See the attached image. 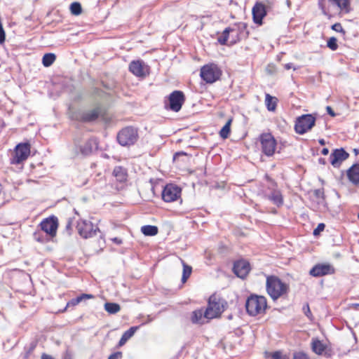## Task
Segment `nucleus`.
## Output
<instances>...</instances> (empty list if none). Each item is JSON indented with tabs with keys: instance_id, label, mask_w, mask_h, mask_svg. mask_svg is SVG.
Here are the masks:
<instances>
[{
	"instance_id": "bb28decb",
	"label": "nucleus",
	"mask_w": 359,
	"mask_h": 359,
	"mask_svg": "<svg viewBox=\"0 0 359 359\" xmlns=\"http://www.w3.org/2000/svg\"><path fill=\"white\" fill-rule=\"evenodd\" d=\"M56 56L54 53H46L42 58V63L44 67L50 66L55 60Z\"/></svg>"
},
{
	"instance_id": "a211bd4d",
	"label": "nucleus",
	"mask_w": 359,
	"mask_h": 359,
	"mask_svg": "<svg viewBox=\"0 0 359 359\" xmlns=\"http://www.w3.org/2000/svg\"><path fill=\"white\" fill-rule=\"evenodd\" d=\"M348 181L354 184L359 185V164H353L346 171Z\"/></svg>"
},
{
	"instance_id": "de8ad7c7",
	"label": "nucleus",
	"mask_w": 359,
	"mask_h": 359,
	"mask_svg": "<svg viewBox=\"0 0 359 359\" xmlns=\"http://www.w3.org/2000/svg\"><path fill=\"white\" fill-rule=\"evenodd\" d=\"M179 155H186L185 153H175L174 155H173V158H175L177 157V156Z\"/></svg>"
},
{
	"instance_id": "20e7f679",
	"label": "nucleus",
	"mask_w": 359,
	"mask_h": 359,
	"mask_svg": "<svg viewBox=\"0 0 359 359\" xmlns=\"http://www.w3.org/2000/svg\"><path fill=\"white\" fill-rule=\"evenodd\" d=\"M246 29V25L245 23H238L232 27L226 28L221 36L217 39L218 42L221 45L227 44L229 39H231L230 44L236 43L240 41L242 37H245L248 33L245 32Z\"/></svg>"
},
{
	"instance_id": "2eb2a0df",
	"label": "nucleus",
	"mask_w": 359,
	"mask_h": 359,
	"mask_svg": "<svg viewBox=\"0 0 359 359\" xmlns=\"http://www.w3.org/2000/svg\"><path fill=\"white\" fill-rule=\"evenodd\" d=\"M250 265L248 262L241 260L236 262L233 266L235 274L241 278H245L250 271Z\"/></svg>"
},
{
	"instance_id": "f3484780",
	"label": "nucleus",
	"mask_w": 359,
	"mask_h": 359,
	"mask_svg": "<svg viewBox=\"0 0 359 359\" xmlns=\"http://www.w3.org/2000/svg\"><path fill=\"white\" fill-rule=\"evenodd\" d=\"M97 143L94 140H88L80 147V154L83 156L97 155Z\"/></svg>"
},
{
	"instance_id": "c85d7f7f",
	"label": "nucleus",
	"mask_w": 359,
	"mask_h": 359,
	"mask_svg": "<svg viewBox=\"0 0 359 359\" xmlns=\"http://www.w3.org/2000/svg\"><path fill=\"white\" fill-rule=\"evenodd\" d=\"M232 122V119L229 118L225 125L222 127L219 132V135L222 138H226L228 137L229 133H230V127Z\"/></svg>"
},
{
	"instance_id": "7c9ffc66",
	"label": "nucleus",
	"mask_w": 359,
	"mask_h": 359,
	"mask_svg": "<svg viewBox=\"0 0 359 359\" xmlns=\"http://www.w3.org/2000/svg\"><path fill=\"white\" fill-rule=\"evenodd\" d=\"M70 11L72 14L79 15L82 12L81 5L79 2H73L70 5Z\"/></svg>"
},
{
	"instance_id": "aec40b11",
	"label": "nucleus",
	"mask_w": 359,
	"mask_h": 359,
	"mask_svg": "<svg viewBox=\"0 0 359 359\" xmlns=\"http://www.w3.org/2000/svg\"><path fill=\"white\" fill-rule=\"evenodd\" d=\"M15 157H28L30 154V144L29 143H20L15 149Z\"/></svg>"
},
{
	"instance_id": "e433bc0d",
	"label": "nucleus",
	"mask_w": 359,
	"mask_h": 359,
	"mask_svg": "<svg viewBox=\"0 0 359 359\" xmlns=\"http://www.w3.org/2000/svg\"><path fill=\"white\" fill-rule=\"evenodd\" d=\"M325 229V224L323 223L319 224L317 227L313 230V235L318 236Z\"/></svg>"
},
{
	"instance_id": "9d476101",
	"label": "nucleus",
	"mask_w": 359,
	"mask_h": 359,
	"mask_svg": "<svg viewBox=\"0 0 359 359\" xmlns=\"http://www.w3.org/2000/svg\"><path fill=\"white\" fill-rule=\"evenodd\" d=\"M169 108L173 111H179L184 102V96L182 91L175 90L168 97Z\"/></svg>"
},
{
	"instance_id": "b1692460",
	"label": "nucleus",
	"mask_w": 359,
	"mask_h": 359,
	"mask_svg": "<svg viewBox=\"0 0 359 359\" xmlns=\"http://www.w3.org/2000/svg\"><path fill=\"white\" fill-rule=\"evenodd\" d=\"M137 329H138L137 327H131L129 330L126 331L123 334V335L119 341V345L120 346L123 345L128 339H129L130 337H132L134 335V334L137 330Z\"/></svg>"
},
{
	"instance_id": "49530a36",
	"label": "nucleus",
	"mask_w": 359,
	"mask_h": 359,
	"mask_svg": "<svg viewBox=\"0 0 359 359\" xmlns=\"http://www.w3.org/2000/svg\"><path fill=\"white\" fill-rule=\"evenodd\" d=\"M353 151L355 156L359 155V149H353Z\"/></svg>"
},
{
	"instance_id": "72a5a7b5",
	"label": "nucleus",
	"mask_w": 359,
	"mask_h": 359,
	"mask_svg": "<svg viewBox=\"0 0 359 359\" xmlns=\"http://www.w3.org/2000/svg\"><path fill=\"white\" fill-rule=\"evenodd\" d=\"M327 46L332 50H336L338 48L337 39L335 37L330 38Z\"/></svg>"
},
{
	"instance_id": "4be33fe9",
	"label": "nucleus",
	"mask_w": 359,
	"mask_h": 359,
	"mask_svg": "<svg viewBox=\"0 0 359 359\" xmlns=\"http://www.w3.org/2000/svg\"><path fill=\"white\" fill-rule=\"evenodd\" d=\"M327 348V345L324 344L323 341L315 339L312 343L313 351L318 355L323 354Z\"/></svg>"
},
{
	"instance_id": "ddd939ff",
	"label": "nucleus",
	"mask_w": 359,
	"mask_h": 359,
	"mask_svg": "<svg viewBox=\"0 0 359 359\" xmlns=\"http://www.w3.org/2000/svg\"><path fill=\"white\" fill-rule=\"evenodd\" d=\"M78 229L80 235L83 238L92 237L97 231V227L94 226L89 220H82L78 224Z\"/></svg>"
},
{
	"instance_id": "c9c22d12",
	"label": "nucleus",
	"mask_w": 359,
	"mask_h": 359,
	"mask_svg": "<svg viewBox=\"0 0 359 359\" xmlns=\"http://www.w3.org/2000/svg\"><path fill=\"white\" fill-rule=\"evenodd\" d=\"M332 29L337 32H342L344 34L345 33V31L344 30L341 25L339 22L334 24L332 26Z\"/></svg>"
},
{
	"instance_id": "a878e982",
	"label": "nucleus",
	"mask_w": 359,
	"mask_h": 359,
	"mask_svg": "<svg viewBox=\"0 0 359 359\" xmlns=\"http://www.w3.org/2000/svg\"><path fill=\"white\" fill-rule=\"evenodd\" d=\"M141 231L145 236H153L157 234L158 228L153 225H146L142 227Z\"/></svg>"
},
{
	"instance_id": "7ed1b4c3",
	"label": "nucleus",
	"mask_w": 359,
	"mask_h": 359,
	"mask_svg": "<svg viewBox=\"0 0 359 359\" xmlns=\"http://www.w3.org/2000/svg\"><path fill=\"white\" fill-rule=\"evenodd\" d=\"M267 307V299L264 295L251 294L245 301L246 311L251 316L264 314Z\"/></svg>"
},
{
	"instance_id": "a18cd8bd",
	"label": "nucleus",
	"mask_w": 359,
	"mask_h": 359,
	"mask_svg": "<svg viewBox=\"0 0 359 359\" xmlns=\"http://www.w3.org/2000/svg\"><path fill=\"white\" fill-rule=\"evenodd\" d=\"M41 359H53L52 356L48 354H43L41 355Z\"/></svg>"
},
{
	"instance_id": "412c9836",
	"label": "nucleus",
	"mask_w": 359,
	"mask_h": 359,
	"mask_svg": "<svg viewBox=\"0 0 359 359\" xmlns=\"http://www.w3.org/2000/svg\"><path fill=\"white\" fill-rule=\"evenodd\" d=\"M100 114V108H95L83 113L81 119L83 121H93L98 118Z\"/></svg>"
},
{
	"instance_id": "ea45409f",
	"label": "nucleus",
	"mask_w": 359,
	"mask_h": 359,
	"mask_svg": "<svg viewBox=\"0 0 359 359\" xmlns=\"http://www.w3.org/2000/svg\"><path fill=\"white\" fill-rule=\"evenodd\" d=\"M326 110H327V112L332 117H334L336 116V114L334 113V111H333V109H332L331 107L330 106H327L326 107Z\"/></svg>"
},
{
	"instance_id": "c756f323",
	"label": "nucleus",
	"mask_w": 359,
	"mask_h": 359,
	"mask_svg": "<svg viewBox=\"0 0 359 359\" xmlns=\"http://www.w3.org/2000/svg\"><path fill=\"white\" fill-rule=\"evenodd\" d=\"M104 309L109 313H116L120 311V306L116 303H106Z\"/></svg>"
},
{
	"instance_id": "09e8293b",
	"label": "nucleus",
	"mask_w": 359,
	"mask_h": 359,
	"mask_svg": "<svg viewBox=\"0 0 359 359\" xmlns=\"http://www.w3.org/2000/svg\"><path fill=\"white\" fill-rule=\"evenodd\" d=\"M319 143L321 144V145H324L325 144V142L323 139H320L319 140Z\"/></svg>"
},
{
	"instance_id": "473e14b6",
	"label": "nucleus",
	"mask_w": 359,
	"mask_h": 359,
	"mask_svg": "<svg viewBox=\"0 0 359 359\" xmlns=\"http://www.w3.org/2000/svg\"><path fill=\"white\" fill-rule=\"evenodd\" d=\"M349 154L346 152L343 148L336 149L331 154L330 157H348Z\"/></svg>"
},
{
	"instance_id": "603ef678",
	"label": "nucleus",
	"mask_w": 359,
	"mask_h": 359,
	"mask_svg": "<svg viewBox=\"0 0 359 359\" xmlns=\"http://www.w3.org/2000/svg\"><path fill=\"white\" fill-rule=\"evenodd\" d=\"M358 218H359V212H358Z\"/></svg>"
},
{
	"instance_id": "423d86ee",
	"label": "nucleus",
	"mask_w": 359,
	"mask_h": 359,
	"mask_svg": "<svg viewBox=\"0 0 359 359\" xmlns=\"http://www.w3.org/2000/svg\"><path fill=\"white\" fill-rule=\"evenodd\" d=\"M200 74L205 81L212 83L220 78L222 71L217 65L209 64L201 68Z\"/></svg>"
},
{
	"instance_id": "37998d69",
	"label": "nucleus",
	"mask_w": 359,
	"mask_h": 359,
	"mask_svg": "<svg viewBox=\"0 0 359 359\" xmlns=\"http://www.w3.org/2000/svg\"><path fill=\"white\" fill-rule=\"evenodd\" d=\"M284 67H285V69H287V70H289V69H292V68L293 69H294V70L296 69V68H295V67H294V66H293V64H292V63H287V64H285Z\"/></svg>"
},
{
	"instance_id": "f257e3e1",
	"label": "nucleus",
	"mask_w": 359,
	"mask_h": 359,
	"mask_svg": "<svg viewBox=\"0 0 359 359\" xmlns=\"http://www.w3.org/2000/svg\"><path fill=\"white\" fill-rule=\"evenodd\" d=\"M289 285L275 276H268L266 279V291L273 301L287 294Z\"/></svg>"
},
{
	"instance_id": "9b49d317",
	"label": "nucleus",
	"mask_w": 359,
	"mask_h": 359,
	"mask_svg": "<svg viewBox=\"0 0 359 359\" xmlns=\"http://www.w3.org/2000/svg\"><path fill=\"white\" fill-rule=\"evenodd\" d=\"M129 70L138 77H145L149 74V67L142 60L132 61L129 65Z\"/></svg>"
},
{
	"instance_id": "6e6552de",
	"label": "nucleus",
	"mask_w": 359,
	"mask_h": 359,
	"mask_svg": "<svg viewBox=\"0 0 359 359\" xmlns=\"http://www.w3.org/2000/svg\"><path fill=\"white\" fill-rule=\"evenodd\" d=\"M181 189L172 184H167L162 191V198L166 203L182 201Z\"/></svg>"
},
{
	"instance_id": "f8f14e48",
	"label": "nucleus",
	"mask_w": 359,
	"mask_h": 359,
	"mask_svg": "<svg viewBox=\"0 0 359 359\" xmlns=\"http://www.w3.org/2000/svg\"><path fill=\"white\" fill-rule=\"evenodd\" d=\"M261 143L263 152L265 155L270 156L274 154L276 149V140L270 134L262 135Z\"/></svg>"
},
{
	"instance_id": "3c124183",
	"label": "nucleus",
	"mask_w": 359,
	"mask_h": 359,
	"mask_svg": "<svg viewBox=\"0 0 359 359\" xmlns=\"http://www.w3.org/2000/svg\"><path fill=\"white\" fill-rule=\"evenodd\" d=\"M20 162V158H18V160L16 161V162H15V163H19Z\"/></svg>"
},
{
	"instance_id": "c03bdc74",
	"label": "nucleus",
	"mask_w": 359,
	"mask_h": 359,
	"mask_svg": "<svg viewBox=\"0 0 359 359\" xmlns=\"http://www.w3.org/2000/svg\"><path fill=\"white\" fill-rule=\"evenodd\" d=\"M339 159L340 158H333V160L331 162L332 165H333L334 166L337 165L340 163Z\"/></svg>"
},
{
	"instance_id": "39448f33",
	"label": "nucleus",
	"mask_w": 359,
	"mask_h": 359,
	"mask_svg": "<svg viewBox=\"0 0 359 359\" xmlns=\"http://www.w3.org/2000/svg\"><path fill=\"white\" fill-rule=\"evenodd\" d=\"M137 139V130L133 127H126L120 130L117 135L118 143L124 147L134 144Z\"/></svg>"
},
{
	"instance_id": "0eeeda50",
	"label": "nucleus",
	"mask_w": 359,
	"mask_h": 359,
	"mask_svg": "<svg viewBox=\"0 0 359 359\" xmlns=\"http://www.w3.org/2000/svg\"><path fill=\"white\" fill-rule=\"evenodd\" d=\"M316 118L311 114H304L297 118L294 128L298 134H304L315 125Z\"/></svg>"
},
{
	"instance_id": "4468645a",
	"label": "nucleus",
	"mask_w": 359,
	"mask_h": 359,
	"mask_svg": "<svg viewBox=\"0 0 359 359\" xmlns=\"http://www.w3.org/2000/svg\"><path fill=\"white\" fill-rule=\"evenodd\" d=\"M332 273L334 268L329 264H317L310 271V273L313 276H321Z\"/></svg>"
},
{
	"instance_id": "2f4dec72",
	"label": "nucleus",
	"mask_w": 359,
	"mask_h": 359,
	"mask_svg": "<svg viewBox=\"0 0 359 359\" xmlns=\"http://www.w3.org/2000/svg\"><path fill=\"white\" fill-rule=\"evenodd\" d=\"M92 298H93V296L92 294H83L77 297L76 299H72L69 304L72 305H76L83 299H89Z\"/></svg>"
},
{
	"instance_id": "6ab92c4d",
	"label": "nucleus",
	"mask_w": 359,
	"mask_h": 359,
	"mask_svg": "<svg viewBox=\"0 0 359 359\" xmlns=\"http://www.w3.org/2000/svg\"><path fill=\"white\" fill-rule=\"evenodd\" d=\"M328 1L344 13H348L351 11L350 0H328Z\"/></svg>"
},
{
	"instance_id": "8fccbe9b",
	"label": "nucleus",
	"mask_w": 359,
	"mask_h": 359,
	"mask_svg": "<svg viewBox=\"0 0 359 359\" xmlns=\"http://www.w3.org/2000/svg\"><path fill=\"white\" fill-rule=\"evenodd\" d=\"M323 14H325V15H327V12H326V11H325V9H323Z\"/></svg>"
},
{
	"instance_id": "f03ea898",
	"label": "nucleus",
	"mask_w": 359,
	"mask_h": 359,
	"mask_svg": "<svg viewBox=\"0 0 359 359\" xmlns=\"http://www.w3.org/2000/svg\"><path fill=\"white\" fill-rule=\"evenodd\" d=\"M226 303L221 296L214 293L208 300V306L204 311V317L208 320L219 318L224 312Z\"/></svg>"
},
{
	"instance_id": "cd10ccee",
	"label": "nucleus",
	"mask_w": 359,
	"mask_h": 359,
	"mask_svg": "<svg viewBox=\"0 0 359 359\" xmlns=\"http://www.w3.org/2000/svg\"><path fill=\"white\" fill-rule=\"evenodd\" d=\"M204 317V312L202 310H196L191 315V321L194 323H201Z\"/></svg>"
},
{
	"instance_id": "f704fd0d",
	"label": "nucleus",
	"mask_w": 359,
	"mask_h": 359,
	"mask_svg": "<svg viewBox=\"0 0 359 359\" xmlns=\"http://www.w3.org/2000/svg\"><path fill=\"white\" fill-rule=\"evenodd\" d=\"M191 273V268L189 266L183 265L182 280L185 282Z\"/></svg>"
},
{
	"instance_id": "393cba45",
	"label": "nucleus",
	"mask_w": 359,
	"mask_h": 359,
	"mask_svg": "<svg viewBox=\"0 0 359 359\" xmlns=\"http://www.w3.org/2000/svg\"><path fill=\"white\" fill-rule=\"evenodd\" d=\"M114 176L119 182H125L127 180V174L124 169L121 167L116 168L114 170Z\"/></svg>"
},
{
	"instance_id": "4c0bfd02",
	"label": "nucleus",
	"mask_w": 359,
	"mask_h": 359,
	"mask_svg": "<svg viewBox=\"0 0 359 359\" xmlns=\"http://www.w3.org/2000/svg\"><path fill=\"white\" fill-rule=\"evenodd\" d=\"M272 358L273 359H287L286 356L283 355L280 352H275Z\"/></svg>"
},
{
	"instance_id": "79ce46f5",
	"label": "nucleus",
	"mask_w": 359,
	"mask_h": 359,
	"mask_svg": "<svg viewBox=\"0 0 359 359\" xmlns=\"http://www.w3.org/2000/svg\"><path fill=\"white\" fill-rule=\"evenodd\" d=\"M329 154V149L327 148H323L321 149L320 153H317V155L321 154L323 156H327Z\"/></svg>"
},
{
	"instance_id": "5701e85b",
	"label": "nucleus",
	"mask_w": 359,
	"mask_h": 359,
	"mask_svg": "<svg viewBox=\"0 0 359 359\" xmlns=\"http://www.w3.org/2000/svg\"><path fill=\"white\" fill-rule=\"evenodd\" d=\"M265 104L269 111H273L276 108L277 98L270 95L269 94H266Z\"/></svg>"
},
{
	"instance_id": "dca6fc26",
	"label": "nucleus",
	"mask_w": 359,
	"mask_h": 359,
	"mask_svg": "<svg viewBox=\"0 0 359 359\" xmlns=\"http://www.w3.org/2000/svg\"><path fill=\"white\" fill-rule=\"evenodd\" d=\"M252 16L256 24L262 25V19L266 15L265 6L262 3H257L252 8Z\"/></svg>"
},
{
	"instance_id": "58836bf2",
	"label": "nucleus",
	"mask_w": 359,
	"mask_h": 359,
	"mask_svg": "<svg viewBox=\"0 0 359 359\" xmlns=\"http://www.w3.org/2000/svg\"><path fill=\"white\" fill-rule=\"evenodd\" d=\"M294 359H309L308 356L303 353H298L294 355Z\"/></svg>"
},
{
	"instance_id": "a19ab883",
	"label": "nucleus",
	"mask_w": 359,
	"mask_h": 359,
	"mask_svg": "<svg viewBox=\"0 0 359 359\" xmlns=\"http://www.w3.org/2000/svg\"><path fill=\"white\" fill-rule=\"evenodd\" d=\"M121 355V353L120 352L115 353L114 354H111L108 359H118Z\"/></svg>"
},
{
	"instance_id": "1a4fd4ad",
	"label": "nucleus",
	"mask_w": 359,
	"mask_h": 359,
	"mask_svg": "<svg viewBox=\"0 0 359 359\" xmlns=\"http://www.w3.org/2000/svg\"><path fill=\"white\" fill-rule=\"evenodd\" d=\"M41 229L51 237H54L57 231L58 221L55 216L48 217L40 223Z\"/></svg>"
}]
</instances>
